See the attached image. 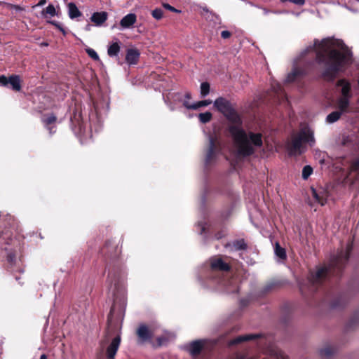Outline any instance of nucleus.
Listing matches in <instances>:
<instances>
[{"instance_id":"1","label":"nucleus","mask_w":359,"mask_h":359,"mask_svg":"<svg viewBox=\"0 0 359 359\" xmlns=\"http://www.w3.org/2000/svg\"><path fill=\"white\" fill-rule=\"evenodd\" d=\"M313 50L316 51L317 62L324 66L323 76L330 80H333L351 60V50L339 39L315 40L313 45L307 47L302 55Z\"/></svg>"},{"instance_id":"2","label":"nucleus","mask_w":359,"mask_h":359,"mask_svg":"<svg viewBox=\"0 0 359 359\" xmlns=\"http://www.w3.org/2000/svg\"><path fill=\"white\" fill-rule=\"evenodd\" d=\"M351 250L352 244L348 243L345 251H341L336 257H333L327 266L318 267L315 271H311L308 278L309 285L308 290L310 292H314L326 280L330 274H334L340 271L347 263Z\"/></svg>"},{"instance_id":"3","label":"nucleus","mask_w":359,"mask_h":359,"mask_svg":"<svg viewBox=\"0 0 359 359\" xmlns=\"http://www.w3.org/2000/svg\"><path fill=\"white\" fill-rule=\"evenodd\" d=\"M233 136L237 154L245 157L254 154L257 148L262 146V135L261 133L245 132L237 127L230 129Z\"/></svg>"},{"instance_id":"4","label":"nucleus","mask_w":359,"mask_h":359,"mask_svg":"<svg viewBox=\"0 0 359 359\" xmlns=\"http://www.w3.org/2000/svg\"><path fill=\"white\" fill-rule=\"evenodd\" d=\"M304 143H308L313 147L316 143L313 130L304 126L298 133L292 136L291 142L287 144V150L290 155H299L305 151Z\"/></svg>"},{"instance_id":"5","label":"nucleus","mask_w":359,"mask_h":359,"mask_svg":"<svg viewBox=\"0 0 359 359\" xmlns=\"http://www.w3.org/2000/svg\"><path fill=\"white\" fill-rule=\"evenodd\" d=\"M214 106L222 113L229 120L237 123L239 120L236 111L231 107V103L224 97H219L214 102Z\"/></svg>"},{"instance_id":"6","label":"nucleus","mask_w":359,"mask_h":359,"mask_svg":"<svg viewBox=\"0 0 359 359\" xmlns=\"http://www.w3.org/2000/svg\"><path fill=\"white\" fill-rule=\"evenodd\" d=\"M236 359H287V357L283 353L275 347H270L265 353L256 357H246L238 355Z\"/></svg>"},{"instance_id":"7","label":"nucleus","mask_w":359,"mask_h":359,"mask_svg":"<svg viewBox=\"0 0 359 359\" xmlns=\"http://www.w3.org/2000/svg\"><path fill=\"white\" fill-rule=\"evenodd\" d=\"M121 344V337L119 335L114 337L110 344L106 348V357L107 359H114L118 347Z\"/></svg>"},{"instance_id":"8","label":"nucleus","mask_w":359,"mask_h":359,"mask_svg":"<svg viewBox=\"0 0 359 359\" xmlns=\"http://www.w3.org/2000/svg\"><path fill=\"white\" fill-rule=\"evenodd\" d=\"M137 334L140 338V343L150 340L152 337V333L144 325H140L137 330Z\"/></svg>"},{"instance_id":"9","label":"nucleus","mask_w":359,"mask_h":359,"mask_svg":"<svg viewBox=\"0 0 359 359\" xmlns=\"http://www.w3.org/2000/svg\"><path fill=\"white\" fill-rule=\"evenodd\" d=\"M211 268L214 270L227 271L230 267L228 264L223 262L221 258H212L210 260Z\"/></svg>"},{"instance_id":"10","label":"nucleus","mask_w":359,"mask_h":359,"mask_svg":"<svg viewBox=\"0 0 359 359\" xmlns=\"http://www.w3.org/2000/svg\"><path fill=\"white\" fill-rule=\"evenodd\" d=\"M136 15L135 13H129L121 20L120 25L123 29H128L136 22Z\"/></svg>"},{"instance_id":"11","label":"nucleus","mask_w":359,"mask_h":359,"mask_svg":"<svg viewBox=\"0 0 359 359\" xmlns=\"http://www.w3.org/2000/svg\"><path fill=\"white\" fill-rule=\"evenodd\" d=\"M107 18L108 14L105 11L95 12L91 15L90 20L96 25L100 26L107 20Z\"/></svg>"},{"instance_id":"12","label":"nucleus","mask_w":359,"mask_h":359,"mask_svg":"<svg viewBox=\"0 0 359 359\" xmlns=\"http://www.w3.org/2000/svg\"><path fill=\"white\" fill-rule=\"evenodd\" d=\"M140 57V52L137 49L130 48L127 50L126 60L129 65L137 64Z\"/></svg>"},{"instance_id":"13","label":"nucleus","mask_w":359,"mask_h":359,"mask_svg":"<svg viewBox=\"0 0 359 359\" xmlns=\"http://www.w3.org/2000/svg\"><path fill=\"white\" fill-rule=\"evenodd\" d=\"M261 336L259 334H245L242 336H238L236 337L234 339L229 341V344L230 346L237 344L242 343L243 341H249V340H253L258 337H260Z\"/></svg>"},{"instance_id":"14","label":"nucleus","mask_w":359,"mask_h":359,"mask_svg":"<svg viewBox=\"0 0 359 359\" xmlns=\"http://www.w3.org/2000/svg\"><path fill=\"white\" fill-rule=\"evenodd\" d=\"M337 86H341V97H351L350 83L344 79H340L337 82Z\"/></svg>"},{"instance_id":"15","label":"nucleus","mask_w":359,"mask_h":359,"mask_svg":"<svg viewBox=\"0 0 359 359\" xmlns=\"http://www.w3.org/2000/svg\"><path fill=\"white\" fill-rule=\"evenodd\" d=\"M8 84L11 86V88L15 91H20L21 90V80L18 75L13 74L8 77Z\"/></svg>"},{"instance_id":"16","label":"nucleus","mask_w":359,"mask_h":359,"mask_svg":"<svg viewBox=\"0 0 359 359\" xmlns=\"http://www.w3.org/2000/svg\"><path fill=\"white\" fill-rule=\"evenodd\" d=\"M211 103H212V100H210L198 101V102L191 104H189L188 102L184 101V105L186 108H187L189 109L196 110L200 107L208 106V105L210 104Z\"/></svg>"},{"instance_id":"17","label":"nucleus","mask_w":359,"mask_h":359,"mask_svg":"<svg viewBox=\"0 0 359 359\" xmlns=\"http://www.w3.org/2000/svg\"><path fill=\"white\" fill-rule=\"evenodd\" d=\"M350 98L351 97H341L338 99V101H337L338 109H339V111L341 112L342 114L345 113L348 111Z\"/></svg>"},{"instance_id":"18","label":"nucleus","mask_w":359,"mask_h":359,"mask_svg":"<svg viewBox=\"0 0 359 359\" xmlns=\"http://www.w3.org/2000/svg\"><path fill=\"white\" fill-rule=\"evenodd\" d=\"M68 14L71 19H74L81 15V12L74 3L68 4Z\"/></svg>"},{"instance_id":"19","label":"nucleus","mask_w":359,"mask_h":359,"mask_svg":"<svg viewBox=\"0 0 359 359\" xmlns=\"http://www.w3.org/2000/svg\"><path fill=\"white\" fill-rule=\"evenodd\" d=\"M312 196L316 199V201L320 203L321 205H323L326 203V197L325 193L324 191H317L315 189H311Z\"/></svg>"},{"instance_id":"20","label":"nucleus","mask_w":359,"mask_h":359,"mask_svg":"<svg viewBox=\"0 0 359 359\" xmlns=\"http://www.w3.org/2000/svg\"><path fill=\"white\" fill-rule=\"evenodd\" d=\"M215 156V140L214 139L210 137V146L209 149L208 150L205 161L207 163H210V161L212 160L213 157Z\"/></svg>"},{"instance_id":"21","label":"nucleus","mask_w":359,"mask_h":359,"mask_svg":"<svg viewBox=\"0 0 359 359\" xmlns=\"http://www.w3.org/2000/svg\"><path fill=\"white\" fill-rule=\"evenodd\" d=\"M203 346V344L201 341H193L190 345L191 354L193 355L198 354L201 352Z\"/></svg>"},{"instance_id":"22","label":"nucleus","mask_w":359,"mask_h":359,"mask_svg":"<svg viewBox=\"0 0 359 359\" xmlns=\"http://www.w3.org/2000/svg\"><path fill=\"white\" fill-rule=\"evenodd\" d=\"M120 51V46L118 42L113 43L109 46L107 53L110 57L116 56Z\"/></svg>"},{"instance_id":"23","label":"nucleus","mask_w":359,"mask_h":359,"mask_svg":"<svg viewBox=\"0 0 359 359\" xmlns=\"http://www.w3.org/2000/svg\"><path fill=\"white\" fill-rule=\"evenodd\" d=\"M341 114L342 113L339 111H333L327 116L326 121L329 123H333L340 118Z\"/></svg>"},{"instance_id":"24","label":"nucleus","mask_w":359,"mask_h":359,"mask_svg":"<svg viewBox=\"0 0 359 359\" xmlns=\"http://www.w3.org/2000/svg\"><path fill=\"white\" fill-rule=\"evenodd\" d=\"M275 254L277 257L282 259H285L286 258V252L285 249L280 247L278 243H276L275 245Z\"/></svg>"},{"instance_id":"25","label":"nucleus","mask_w":359,"mask_h":359,"mask_svg":"<svg viewBox=\"0 0 359 359\" xmlns=\"http://www.w3.org/2000/svg\"><path fill=\"white\" fill-rule=\"evenodd\" d=\"M212 114L209 111H206L205 113H201L198 115L199 121L203 123H206L209 122L212 118Z\"/></svg>"},{"instance_id":"26","label":"nucleus","mask_w":359,"mask_h":359,"mask_svg":"<svg viewBox=\"0 0 359 359\" xmlns=\"http://www.w3.org/2000/svg\"><path fill=\"white\" fill-rule=\"evenodd\" d=\"M210 93V84L208 82H203L201 84V95L202 97H205Z\"/></svg>"},{"instance_id":"27","label":"nucleus","mask_w":359,"mask_h":359,"mask_svg":"<svg viewBox=\"0 0 359 359\" xmlns=\"http://www.w3.org/2000/svg\"><path fill=\"white\" fill-rule=\"evenodd\" d=\"M313 168L310 165H306L302 170V178L306 180L312 174Z\"/></svg>"},{"instance_id":"28","label":"nucleus","mask_w":359,"mask_h":359,"mask_svg":"<svg viewBox=\"0 0 359 359\" xmlns=\"http://www.w3.org/2000/svg\"><path fill=\"white\" fill-rule=\"evenodd\" d=\"M42 14L43 15H46V14H48L50 16H55L57 15V13H56L54 6L52 4H50L46 7V10L42 12Z\"/></svg>"},{"instance_id":"29","label":"nucleus","mask_w":359,"mask_h":359,"mask_svg":"<svg viewBox=\"0 0 359 359\" xmlns=\"http://www.w3.org/2000/svg\"><path fill=\"white\" fill-rule=\"evenodd\" d=\"M300 74L298 69H294L290 74H289L285 79L287 83L292 82L296 79L297 76Z\"/></svg>"},{"instance_id":"30","label":"nucleus","mask_w":359,"mask_h":359,"mask_svg":"<svg viewBox=\"0 0 359 359\" xmlns=\"http://www.w3.org/2000/svg\"><path fill=\"white\" fill-rule=\"evenodd\" d=\"M57 120V117L54 114H50L46 118L43 119V122L46 125H50L54 123Z\"/></svg>"},{"instance_id":"31","label":"nucleus","mask_w":359,"mask_h":359,"mask_svg":"<svg viewBox=\"0 0 359 359\" xmlns=\"http://www.w3.org/2000/svg\"><path fill=\"white\" fill-rule=\"evenodd\" d=\"M86 53H88V55L92 58L94 60H100V57L97 55V53H96V51L90 48H88L87 49H86Z\"/></svg>"},{"instance_id":"32","label":"nucleus","mask_w":359,"mask_h":359,"mask_svg":"<svg viewBox=\"0 0 359 359\" xmlns=\"http://www.w3.org/2000/svg\"><path fill=\"white\" fill-rule=\"evenodd\" d=\"M233 247L236 250H244L246 248L247 245L245 243L241 240V241H236L233 243Z\"/></svg>"},{"instance_id":"33","label":"nucleus","mask_w":359,"mask_h":359,"mask_svg":"<svg viewBox=\"0 0 359 359\" xmlns=\"http://www.w3.org/2000/svg\"><path fill=\"white\" fill-rule=\"evenodd\" d=\"M333 353V350L330 347H326L320 350V355L323 357L328 358Z\"/></svg>"},{"instance_id":"34","label":"nucleus","mask_w":359,"mask_h":359,"mask_svg":"<svg viewBox=\"0 0 359 359\" xmlns=\"http://www.w3.org/2000/svg\"><path fill=\"white\" fill-rule=\"evenodd\" d=\"M151 14L155 19L160 20L163 17V12L161 8H156L152 11Z\"/></svg>"},{"instance_id":"35","label":"nucleus","mask_w":359,"mask_h":359,"mask_svg":"<svg viewBox=\"0 0 359 359\" xmlns=\"http://www.w3.org/2000/svg\"><path fill=\"white\" fill-rule=\"evenodd\" d=\"M351 170L353 172H359V158L352 161L351 165Z\"/></svg>"},{"instance_id":"36","label":"nucleus","mask_w":359,"mask_h":359,"mask_svg":"<svg viewBox=\"0 0 359 359\" xmlns=\"http://www.w3.org/2000/svg\"><path fill=\"white\" fill-rule=\"evenodd\" d=\"M48 22L54 25L55 27H57L62 33L64 36L67 34V32L59 22H57L55 21H48Z\"/></svg>"},{"instance_id":"37","label":"nucleus","mask_w":359,"mask_h":359,"mask_svg":"<svg viewBox=\"0 0 359 359\" xmlns=\"http://www.w3.org/2000/svg\"><path fill=\"white\" fill-rule=\"evenodd\" d=\"M272 90L276 93H282V88L279 83L272 84Z\"/></svg>"},{"instance_id":"38","label":"nucleus","mask_w":359,"mask_h":359,"mask_svg":"<svg viewBox=\"0 0 359 359\" xmlns=\"http://www.w3.org/2000/svg\"><path fill=\"white\" fill-rule=\"evenodd\" d=\"M163 6L165 9H168V10H169L170 11H172V12H175V13H180L181 12L180 10H177V9L175 8L174 7H172V6H170L168 4H163Z\"/></svg>"},{"instance_id":"39","label":"nucleus","mask_w":359,"mask_h":359,"mask_svg":"<svg viewBox=\"0 0 359 359\" xmlns=\"http://www.w3.org/2000/svg\"><path fill=\"white\" fill-rule=\"evenodd\" d=\"M8 78L4 75L0 76V84L3 86H6L8 85Z\"/></svg>"},{"instance_id":"40","label":"nucleus","mask_w":359,"mask_h":359,"mask_svg":"<svg viewBox=\"0 0 359 359\" xmlns=\"http://www.w3.org/2000/svg\"><path fill=\"white\" fill-rule=\"evenodd\" d=\"M231 36V32L227 30H224L221 32V36L224 39H229Z\"/></svg>"},{"instance_id":"41","label":"nucleus","mask_w":359,"mask_h":359,"mask_svg":"<svg viewBox=\"0 0 359 359\" xmlns=\"http://www.w3.org/2000/svg\"><path fill=\"white\" fill-rule=\"evenodd\" d=\"M290 2H292L294 4L302 6L305 3V0H290Z\"/></svg>"},{"instance_id":"42","label":"nucleus","mask_w":359,"mask_h":359,"mask_svg":"<svg viewBox=\"0 0 359 359\" xmlns=\"http://www.w3.org/2000/svg\"><path fill=\"white\" fill-rule=\"evenodd\" d=\"M11 7L17 11H22V8L18 5H11Z\"/></svg>"},{"instance_id":"43","label":"nucleus","mask_w":359,"mask_h":359,"mask_svg":"<svg viewBox=\"0 0 359 359\" xmlns=\"http://www.w3.org/2000/svg\"><path fill=\"white\" fill-rule=\"evenodd\" d=\"M157 340H158V346H162L163 344V341H165V339L159 337V338H158Z\"/></svg>"},{"instance_id":"44","label":"nucleus","mask_w":359,"mask_h":359,"mask_svg":"<svg viewBox=\"0 0 359 359\" xmlns=\"http://www.w3.org/2000/svg\"><path fill=\"white\" fill-rule=\"evenodd\" d=\"M46 3V0H40L36 6H43Z\"/></svg>"},{"instance_id":"45","label":"nucleus","mask_w":359,"mask_h":359,"mask_svg":"<svg viewBox=\"0 0 359 359\" xmlns=\"http://www.w3.org/2000/svg\"><path fill=\"white\" fill-rule=\"evenodd\" d=\"M185 97H186L187 99H189H189H191V93H187L185 94Z\"/></svg>"},{"instance_id":"46","label":"nucleus","mask_w":359,"mask_h":359,"mask_svg":"<svg viewBox=\"0 0 359 359\" xmlns=\"http://www.w3.org/2000/svg\"><path fill=\"white\" fill-rule=\"evenodd\" d=\"M40 359H47V356L46 354H42L41 356H40Z\"/></svg>"},{"instance_id":"47","label":"nucleus","mask_w":359,"mask_h":359,"mask_svg":"<svg viewBox=\"0 0 359 359\" xmlns=\"http://www.w3.org/2000/svg\"><path fill=\"white\" fill-rule=\"evenodd\" d=\"M90 27H91L90 25H87L86 27V29L88 31L90 30Z\"/></svg>"},{"instance_id":"48","label":"nucleus","mask_w":359,"mask_h":359,"mask_svg":"<svg viewBox=\"0 0 359 359\" xmlns=\"http://www.w3.org/2000/svg\"><path fill=\"white\" fill-rule=\"evenodd\" d=\"M300 290L302 292H304L306 290V289L304 288V286H302V285L300 286Z\"/></svg>"},{"instance_id":"49","label":"nucleus","mask_w":359,"mask_h":359,"mask_svg":"<svg viewBox=\"0 0 359 359\" xmlns=\"http://www.w3.org/2000/svg\"><path fill=\"white\" fill-rule=\"evenodd\" d=\"M281 2L290 1V0H280Z\"/></svg>"},{"instance_id":"50","label":"nucleus","mask_w":359,"mask_h":359,"mask_svg":"<svg viewBox=\"0 0 359 359\" xmlns=\"http://www.w3.org/2000/svg\"><path fill=\"white\" fill-rule=\"evenodd\" d=\"M41 45H42V46H48V43H41Z\"/></svg>"},{"instance_id":"51","label":"nucleus","mask_w":359,"mask_h":359,"mask_svg":"<svg viewBox=\"0 0 359 359\" xmlns=\"http://www.w3.org/2000/svg\"><path fill=\"white\" fill-rule=\"evenodd\" d=\"M48 129L50 130V133H52L53 129L51 128H49Z\"/></svg>"},{"instance_id":"52","label":"nucleus","mask_w":359,"mask_h":359,"mask_svg":"<svg viewBox=\"0 0 359 359\" xmlns=\"http://www.w3.org/2000/svg\"><path fill=\"white\" fill-rule=\"evenodd\" d=\"M268 13H269V11H268L264 10V13H265V14H267Z\"/></svg>"},{"instance_id":"53","label":"nucleus","mask_w":359,"mask_h":359,"mask_svg":"<svg viewBox=\"0 0 359 359\" xmlns=\"http://www.w3.org/2000/svg\"><path fill=\"white\" fill-rule=\"evenodd\" d=\"M9 258H10L11 261H13V257L10 256Z\"/></svg>"}]
</instances>
